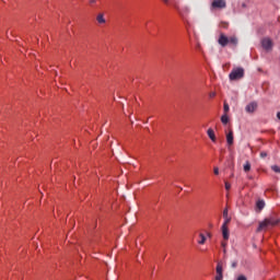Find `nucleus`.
<instances>
[{
    "instance_id": "nucleus-15",
    "label": "nucleus",
    "mask_w": 280,
    "mask_h": 280,
    "mask_svg": "<svg viewBox=\"0 0 280 280\" xmlns=\"http://www.w3.org/2000/svg\"><path fill=\"white\" fill-rule=\"evenodd\" d=\"M221 121H222V124H224V126H226V124H229V115L228 114H223L221 116Z\"/></svg>"
},
{
    "instance_id": "nucleus-14",
    "label": "nucleus",
    "mask_w": 280,
    "mask_h": 280,
    "mask_svg": "<svg viewBox=\"0 0 280 280\" xmlns=\"http://www.w3.org/2000/svg\"><path fill=\"white\" fill-rule=\"evenodd\" d=\"M199 237H200V240L197 241V244H200L202 246L203 244L207 243V236H205V234L200 233Z\"/></svg>"
},
{
    "instance_id": "nucleus-7",
    "label": "nucleus",
    "mask_w": 280,
    "mask_h": 280,
    "mask_svg": "<svg viewBox=\"0 0 280 280\" xmlns=\"http://www.w3.org/2000/svg\"><path fill=\"white\" fill-rule=\"evenodd\" d=\"M261 45L264 47V49H272V40H270V38H264L261 40Z\"/></svg>"
},
{
    "instance_id": "nucleus-10",
    "label": "nucleus",
    "mask_w": 280,
    "mask_h": 280,
    "mask_svg": "<svg viewBox=\"0 0 280 280\" xmlns=\"http://www.w3.org/2000/svg\"><path fill=\"white\" fill-rule=\"evenodd\" d=\"M207 135L209 137V139H211V141H213V143H215V131H213L211 128L208 129Z\"/></svg>"
},
{
    "instance_id": "nucleus-30",
    "label": "nucleus",
    "mask_w": 280,
    "mask_h": 280,
    "mask_svg": "<svg viewBox=\"0 0 280 280\" xmlns=\"http://www.w3.org/2000/svg\"><path fill=\"white\" fill-rule=\"evenodd\" d=\"M277 118L280 120V112L277 113Z\"/></svg>"
},
{
    "instance_id": "nucleus-26",
    "label": "nucleus",
    "mask_w": 280,
    "mask_h": 280,
    "mask_svg": "<svg viewBox=\"0 0 280 280\" xmlns=\"http://www.w3.org/2000/svg\"><path fill=\"white\" fill-rule=\"evenodd\" d=\"M222 279H223L222 273H217L215 280H222Z\"/></svg>"
},
{
    "instance_id": "nucleus-11",
    "label": "nucleus",
    "mask_w": 280,
    "mask_h": 280,
    "mask_svg": "<svg viewBox=\"0 0 280 280\" xmlns=\"http://www.w3.org/2000/svg\"><path fill=\"white\" fill-rule=\"evenodd\" d=\"M96 21L97 23H100V25H104V23H106V19H104V13H98L96 16Z\"/></svg>"
},
{
    "instance_id": "nucleus-21",
    "label": "nucleus",
    "mask_w": 280,
    "mask_h": 280,
    "mask_svg": "<svg viewBox=\"0 0 280 280\" xmlns=\"http://www.w3.org/2000/svg\"><path fill=\"white\" fill-rule=\"evenodd\" d=\"M223 218L225 219V218H229V208H225L224 210H223Z\"/></svg>"
},
{
    "instance_id": "nucleus-19",
    "label": "nucleus",
    "mask_w": 280,
    "mask_h": 280,
    "mask_svg": "<svg viewBox=\"0 0 280 280\" xmlns=\"http://www.w3.org/2000/svg\"><path fill=\"white\" fill-rule=\"evenodd\" d=\"M217 275H222V264L217 265Z\"/></svg>"
},
{
    "instance_id": "nucleus-23",
    "label": "nucleus",
    "mask_w": 280,
    "mask_h": 280,
    "mask_svg": "<svg viewBox=\"0 0 280 280\" xmlns=\"http://www.w3.org/2000/svg\"><path fill=\"white\" fill-rule=\"evenodd\" d=\"M236 280H248V278H246V276L244 275H240Z\"/></svg>"
},
{
    "instance_id": "nucleus-27",
    "label": "nucleus",
    "mask_w": 280,
    "mask_h": 280,
    "mask_svg": "<svg viewBox=\"0 0 280 280\" xmlns=\"http://www.w3.org/2000/svg\"><path fill=\"white\" fill-rule=\"evenodd\" d=\"M94 3H97V0H90V5H94Z\"/></svg>"
},
{
    "instance_id": "nucleus-31",
    "label": "nucleus",
    "mask_w": 280,
    "mask_h": 280,
    "mask_svg": "<svg viewBox=\"0 0 280 280\" xmlns=\"http://www.w3.org/2000/svg\"><path fill=\"white\" fill-rule=\"evenodd\" d=\"M164 3H170V0H162Z\"/></svg>"
},
{
    "instance_id": "nucleus-5",
    "label": "nucleus",
    "mask_w": 280,
    "mask_h": 280,
    "mask_svg": "<svg viewBox=\"0 0 280 280\" xmlns=\"http://www.w3.org/2000/svg\"><path fill=\"white\" fill-rule=\"evenodd\" d=\"M245 110L246 113H249V114L255 113L257 110V102H252L247 104L245 107Z\"/></svg>"
},
{
    "instance_id": "nucleus-3",
    "label": "nucleus",
    "mask_w": 280,
    "mask_h": 280,
    "mask_svg": "<svg viewBox=\"0 0 280 280\" xmlns=\"http://www.w3.org/2000/svg\"><path fill=\"white\" fill-rule=\"evenodd\" d=\"M211 7L215 10H224L226 8V0H213Z\"/></svg>"
},
{
    "instance_id": "nucleus-12",
    "label": "nucleus",
    "mask_w": 280,
    "mask_h": 280,
    "mask_svg": "<svg viewBox=\"0 0 280 280\" xmlns=\"http://www.w3.org/2000/svg\"><path fill=\"white\" fill-rule=\"evenodd\" d=\"M264 207H266V201L264 200H258L256 202V209H258V211H261L264 209Z\"/></svg>"
},
{
    "instance_id": "nucleus-18",
    "label": "nucleus",
    "mask_w": 280,
    "mask_h": 280,
    "mask_svg": "<svg viewBox=\"0 0 280 280\" xmlns=\"http://www.w3.org/2000/svg\"><path fill=\"white\" fill-rule=\"evenodd\" d=\"M250 170V162H246L245 164H244V172H248Z\"/></svg>"
},
{
    "instance_id": "nucleus-2",
    "label": "nucleus",
    "mask_w": 280,
    "mask_h": 280,
    "mask_svg": "<svg viewBox=\"0 0 280 280\" xmlns=\"http://www.w3.org/2000/svg\"><path fill=\"white\" fill-rule=\"evenodd\" d=\"M229 78L230 80H242L244 78V68H234Z\"/></svg>"
},
{
    "instance_id": "nucleus-32",
    "label": "nucleus",
    "mask_w": 280,
    "mask_h": 280,
    "mask_svg": "<svg viewBox=\"0 0 280 280\" xmlns=\"http://www.w3.org/2000/svg\"><path fill=\"white\" fill-rule=\"evenodd\" d=\"M223 27H229V24H228V23H224Z\"/></svg>"
},
{
    "instance_id": "nucleus-8",
    "label": "nucleus",
    "mask_w": 280,
    "mask_h": 280,
    "mask_svg": "<svg viewBox=\"0 0 280 280\" xmlns=\"http://www.w3.org/2000/svg\"><path fill=\"white\" fill-rule=\"evenodd\" d=\"M226 143L229 147L233 145V143H234L233 130H230L226 133Z\"/></svg>"
},
{
    "instance_id": "nucleus-6",
    "label": "nucleus",
    "mask_w": 280,
    "mask_h": 280,
    "mask_svg": "<svg viewBox=\"0 0 280 280\" xmlns=\"http://www.w3.org/2000/svg\"><path fill=\"white\" fill-rule=\"evenodd\" d=\"M219 45H221V47H226V45H229V37H226V35L221 34L219 39H218Z\"/></svg>"
},
{
    "instance_id": "nucleus-1",
    "label": "nucleus",
    "mask_w": 280,
    "mask_h": 280,
    "mask_svg": "<svg viewBox=\"0 0 280 280\" xmlns=\"http://www.w3.org/2000/svg\"><path fill=\"white\" fill-rule=\"evenodd\" d=\"M280 220L275 218L265 219L262 222L259 223L257 228V233H261V231L268 229V226H277Z\"/></svg>"
},
{
    "instance_id": "nucleus-24",
    "label": "nucleus",
    "mask_w": 280,
    "mask_h": 280,
    "mask_svg": "<svg viewBox=\"0 0 280 280\" xmlns=\"http://www.w3.org/2000/svg\"><path fill=\"white\" fill-rule=\"evenodd\" d=\"M213 172H214L215 176H218L220 174V168H218V166H215Z\"/></svg>"
},
{
    "instance_id": "nucleus-16",
    "label": "nucleus",
    "mask_w": 280,
    "mask_h": 280,
    "mask_svg": "<svg viewBox=\"0 0 280 280\" xmlns=\"http://www.w3.org/2000/svg\"><path fill=\"white\" fill-rule=\"evenodd\" d=\"M271 170H272V172H275L276 174H280V166H278V165H272V166H271Z\"/></svg>"
},
{
    "instance_id": "nucleus-22",
    "label": "nucleus",
    "mask_w": 280,
    "mask_h": 280,
    "mask_svg": "<svg viewBox=\"0 0 280 280\" xmlns=\"http://www.w3.org/2000/svg\"><path fill=\"white\" fill-rule=\"evenodd\" d=\"M268 156V153L266 151L260 152V159H266Z\"/></svg>"
},
{
    "instance_id": "nucleus-17",
    "label": "nucleus",
    "mask_w": 280,
    "mask_h": 280,
    "mask_svg": "<svg viewBox=\"0 0 280 280\" xmlns=\"http://www.w3.org/2000/svg\"><path fill=\"white\" fill-rule=\"evenodd\" d=\"M223 110H224V115H228V113L230 110L229 103H224Z\"/></svg>"
},
{
    "instance_id": "nucleus-29",
    "label": "nucleus",
    "mask_w": 280,
    "mask_h": 280,
    "mask_svg": "<svg viewBox=\"0 0 280 280\" xmlns=\"http://www.w3.org/2000/svg\"><path fill=\"white\" fill-rule=\"evenodd\" d=\"M209 96H210V97H215V92H211V93L209 94Z\"/></svg>"
},
{
    "instance_id": "nucleus-25",
    "label": "nucleus",
    "mask_w": 280,
    "mask_h": 280,
    "mask_svg": "<svg viewBox=\"0 0 280 280\" xmlns=\"http://www.w3.org/2000/svg\"><path fill=\"white\" fill-rule=\"evenodd\" d=\"M225 189H226V191H229V189H231V184L229 182H225Z\"/></svg>"
},
{
    "instance_id": "nucleus-9",
    "label": "nucleus",
    "mask_w": 280,
    "mask_h": 280,
    "mask_svg": "<svg viewBox=\"0 0 280 280\" xmlns=\"http://www.w3.org/2000/svg\"><path fill=\"white\" fill-rule=\"evenodd\" d=\"M221 231H222L223 240H225V242L229 241V237H230L229 226L222 225Z\"/></svg>"
},
{
    "instance_id": "nucleus-33",
    "label": "nucleus",
    "mask_w": 280,
    "mask_h": 280,
    "mask_svg": "<svg viewBox=\"0 0 280 280\" xmlns=\"http://www.w3.org/2000/svg\"><path fill=\"white\" fill-rule=\"evenodd\" d=\"M222 246H223V248H224V246H226V243H222Z\"/></svg>"
},
{
    "instance_id": "nucleus-4",
    "label": "nucleus",
    "mask_w": 280,
    "mask_h": 280,
    "mask_svg": "<svg viewBox=\"0 0 280 280\" xmlns=\"http://www.w3.org/2000/svg\"><path fill=\"white\" fill-rule=\"evenodd\" d=\"M175 10H177L179 16L182 19H185V16H187V14H189L190 10L188 5H184V7H175Z\"/></svg>"
},
{
    "instance_id": "nucleus-13",
    "label": "nucleus",
    "mask_w": 280,
    "mask_h": 280,
    "mask_svg": "<svg viewBox=\"0 0 280 280\" xmlns=\"http://www.w3.org/2000/svg\"><path fill=\"white\" fill-rule=\"evenodd\" d=\"M229 38V43L230 45H233L234 47H237V37L236 36H232V37H228Z\"/></svg>"
},
{
    "instance_id": "nucleus-20",
    "label": "nucleus",
    "mask_w": 280,
    "mask_h": 280,
    "mask_svg": "<svg viewBox=\"0 0 280 280\" xmlns=\"http://www.w3.org/2000/svg\"><path fill=\"white\" fill-rule=\"evenodd\" d=\"M230 222H231V218H225L222 226H229Z\"/></svg>"
},
{
    "instance_id": "nucleus-28",
    "label": "nucleus",
    "mask_w": 280,
    "mask_h": 280,
    "mask_svg": "<svg viewBox=\"0 0 280 280\" xmlns=\"http://www.w3.org/2000/svg\"><path fill=\"white\" fill-rule=\"evenodd\" d=\"M232 268H237V262L236 261L232 262Z\"/></svg>"
}]
</instances>
